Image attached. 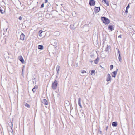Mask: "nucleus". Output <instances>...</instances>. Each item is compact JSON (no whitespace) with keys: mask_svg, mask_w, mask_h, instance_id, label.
<instances>
[{"mask_svg":"<svg viewBox=\"0 0 135 135\" xmlns=\"http://www.w3.org/2000/svg\"><path fill=\"white\" fill-rule=\"evenodd\" d=\"M35 7H34L33 8H32V9H33L35 8Z\"/></svg>","mask_w":135,"mask_h":135,"instance_id":"79ce46f5","label":"nucleus"},{"mask_svg":"<svg viewBox=\"0 0 135 135\" xmlns=\"http://www.w3.org/2000/svg\"><path fill=\"white\" fill-rule=\"evenodd\" d=\"M42 103L45 105H47L48 102L45 99H44L42 100Z\"/></svg>","mask_w":135,"mask_h":135,"instance_id":"f8f14e48","label":"nucleus"},{"mask_svg":"<svg viewBox=\"0 0 135 135\" xmlns=\"http://www.w3.org/2000/svg\"><path fill=\"white\" fill-rule=\"evenodd\" d=\"M110 48V46L107 45L105 51L106 52H107L109 50Z\"/></svg>","mask_w":135,"mask_h":135,"instance_id":"aec40b11","label":"nucleus"},{"mask_svg":"<svg viewBox=\"0 0 135 135\" xmlns=\"http://www.w3.org/2000/svg\"><path fill=\"white\" fill-rule=\"evenodd\" d=\"M112 78L109 74H108L106 80L107 82H109L111 80Z\"/></svg>","mask_w":135,"mask_h":135,"instance_id":"6e6552de","label":"nucleus"},{"mask_svg":"<svg viewBox=\"0 0 135 135\" xmlns=\"http://www.w3.org/2000/svg\"><path fill=\"white\" fill-rule=\"evenodd\" d=\"M38 48L40 50H42L43 49V46L41 45H39L38 46Z\"/></svg>","mask_w":135,"mask_h":135,"instance_id":"5701e85b","label":"nucleus"},{"mask_svg":"<svg viewBox=\"0 0 135 135\" xmlns=\"http://www.w3.org/2000/svg\"><path fill=\"white\" fill-rule=\"evenodd\" d=\"M117 125V122L116 121H114L112 123V125L113 127H116Z\"/></svg>","mask_w":135,"mask_h":135,"instance_id":"dca6fc26","label":"nucleus"},{"mask_svg":"<svg viewBox=\"0 0 135 135\" xmlns=\"http://www.w3.org/2000/svg\"><path fill=\"white\" fill-rule=\"evenodd\" d=\"M57 84L58 83L57 81L56 80H55L52 83V89L54 90L56 89L57 88Z\"/></svg>","mask_w":135,"mask_h":135,"instance_id":"7ed1b4c3","label":"nucleus"},{"mask_svg":"<svg viewBox=\"0 0 135 135\" xmlns=\"http://www.w3.org/2000/svg\"><path fill=\"white\" fill-rule=\"evenodd\" d=\"M78 25V23L76 22H75L74 24L71 25L70 26V28L71 30L75 29L77 27Z\"/></svg>","mask_w":135,"mask_h":135,"instance_id":"f03ea898","label":"nucleus"},{"mask_svg":"<svg viewBox=\"0 0 135 135\" xmlns=\"http://www.w3.org/2000/svg\"><path fill=\"white\" fill-rule=\"evenodd\" d=\"M90 56L91 58L94 57V56L93 55H90Z\"/></svg>","mask_w":135,"mask_h":135,"instance_id":"e433bc0d","label":"nucleus"},{"mask_svg":"<svg viewBox=\"0 0 135 135\" xmlns=\"http://www.w3.org/2000/svg\"><path fill=\"white\" fill-rule=\"evenodd\" d=\"M99 60V58L98 57H97L96 59L94 61V63L97 64H98Z\"/></svg>","mask_w":135,"mask_h":135,"instance_id":"f3484780","label":"nucleus"},{"mask_svg":"<svg viewBox=\"0 0 135 135\" xmlns=\"http://www.w3.org/2000/svg\"><path fill=\"white\" fill-rule=\"evenodd\" d=\"M58 41L55 39H53L52 41V45L55 46L57 47L56 46L57 42Z\"/></svg>","mask_w":135,"mask_h":135,"instance_id":"423d86ee","label":"nucleus"},{"mask_svg":"<svg viewBox=\"0 0 135 135\" xmlns=\"http://www.w3.org/2000/svg\"><path fill=\"white\" fill-rule=\"evenodd\" d=\"M81 73H86V71H85L84 70H83L82 71Z\"/></svg>","mask_w":135,"mask_h":135,"instance_id":"72a5a7b5","label":"nucleus"},{"mask_svg":"<svg viewBox=\"0 0 135 135\" xmlns=\"http://www.w3.org/2000/svg\"><path fill=\"white\" fill-rule=\"evenodd\" d=\"M25 105L26 106H27L28 108H29L30 107V105L28 104H27V103H26L25 104Z\"/></svg>","mask_w":135,"mask_h":135,"instance_id":"cd10ccee","label":"nucleus"},{"mask_svg":"<svg viewBox=\"0 0 135 135\" xmlns=\"http://www.w3.org/2000/svg\"><path fill=\"white\" fill-rule=\"evenodd\" d=\"M23 67H24V66L23 67ZM23 68L22 70V75H23Z\"/></svg>","mask_w":135,"mask_h":135,"instance_id":"58836bf2","label":"nucleus"},{"mask_svg":"<svg viewBox=\"0 0 135 135\" xmlns=\"http://www.w3.org/2000/svg\"><path fill=\"white\" fill-rule=\"evenodd\" d=\"M0 12L2 14H3L4 13V11L1 8V7H0Z\"/></svg>","mask_w":135,"mask_h":135,"instance_id":"a878e982","label":"nucleus"},{"mask_svg":"<svg viewBox=\"0 0 135 135\" xmlns=\"http://www.w3.org/2000/svg\"><path fill=\"white\" fill-rule=\"evenodd\" d=\"M65 102L66 103V104H67V103H69V102L68 101H65Z\"/></svg>","mask_w":135,"mask_h":135,"instance_id":"ea45409f","label":"nucleus"},{"mask_svg":"<svg viewBox=\"0 0 135 135\" xmlns=\"http://www.w3.org/2000/svg\"><path fill=\"white\" fill-rule=\"evenodd\" d=\"M90 61L91 62V63H92V62H93V61Z\"/></svg>","mask_w":135,"mask_h":135,"instance_id":"a19ab883","label":"nucleus"},{"mask_svg":"<svg viewBox=\"0 0 135 135\" xmlns=\"http://www.w3.org/2000/svg\"><path fill=\"white\" fill-rule=\"evenodd\" d=\"M100 7L95 6L94 8V12L95 13L98 12L100 10Z\"/></svg>","mask_w":135,"mask_h":135,"instance_id":"20e7f679","label":"nucleus"},{"mask_svg":"<svg viewBox=\"0 0 135 135\" xmlns=\"http://www.w3.org/2000/svg\"><path fill=\"white\" fill-rule=\"evenodd\" d=\"M103 2H105L107 6H109V2L107 0H102Z\"/></svg>","mask_w":135,"mask_h":135,"instance_id":"6ab92c4d","label":"nucleus"},{"mask_svg":"<svg viewBox=\"0 0 135 135\" xmlns=\"http://www.w3.org/2000/svg\"><path fill=\"white\" fill-rule=\"evenodd\" d=\"M118 38H122V37H121V35H119V36H118Z\"/></svg>","mask_w":135,"mask_h":135,"instance_id":"c9c22d12","label":"nucleus"},{"mask_svg":"<svg viewBox=\"0 0 135 135\" xmlns=\"http://www.w3.org/2000/svg\"><path fill=\"white\" fill-rule=\"evenodd\" d=\"M18 58L22 63L23 64L24 63V60L21 56H19L18 57Z\"/></svg>","mask_w":135,"mask_h":135,"instance_id":"9d476101","label":"nucleus"},{"mask_svg":"<svg viewBox=\"0 0 135 135\" xmlns=\"http://www.w3.org/2000/svg\"><path fill=\"white\" fill-rule=\"evenodd\" d=\"M116 49H117L118 53L119 54V56L118 57L119 61L121 62V61L122 60V59L121 58V55H120V51H119V50L117 48Z\"/></svg>","mask_w":135,"mask_h":135,"instance_id":"1a4fd4ad","label":"nucleus"},{"mask_svg":"<svg viewBox=\"0 0 135 135\" xmlns=\"http://www.w3.org/2000/svg\"><path fill=\"white\" fill-rule=\"evenodd\" d=\"M8 125H9V127L11 129L12 131H13L12 130V127H13V123L12 122H9L8 124Z\"/></svg>","mask_w":135,"mask_h":135,"instance_id":"ddd939ff","label":"nucleus"},{"mask_svg":"<svg viewBox=\"0 0 135 135\" xmlns=\"http://www.w3.org/2000/svg\"><path fill=\"white\" fill-rule=\"evenodd\" d=\"M95 2L94 0H90L89 1V4L91 6H94L95 4Z\"/></svg>","mask_w":135,"mask_h":135,"instance_id":"39448f33","label":"nucleus"},{"mask_svg":"<svg viewBox=\"0 0 135 135\" xmlns=\"http://www.w3.org/2000/svg\"><path fill=\"white\" fill-rule=\"evenodd\" d=\"M54 34L55 36H58L60 35V33L59 31H57L54 32Z\"/></svg>","mask_w":135,"mask_h":135,"instance_id":"4be33fe9","label":"nucleus"},{"mask_svg":"<svg viewBox=\"0 0 135 135\" xmlns=\"http://www.w3.org/2000/svg\"><path fill=\"white\" fill-rule=\"evenodd\" d=\"M125 13L126 14L127 13H128V9H126L125 10Z\"/></svg>","mask_w":135,"mask_h":135,"instance_id":"473e14b6","label":"nucleus"},{"mask_svg":"<svg viewBox=\"0 0 135 135\" xmlns=\"http://www.w3.org/2000/svg\"><path fill=\"white\" fill-rule=\"evenodd\" d=\"M95 73V70H92L91 71V75H92L93 74H94V75Z\"/></svg>","mask_w":135,"mask_h":135,"instance_id":"393cba45","label":"nucleus"},{"mask_svg":"<svg viewBox=\"0 0 135 135\" xmlns=\"http://www.w3.org/2000/svg\"><path fill=\"white\" fill-rule=\"evenodd\" d=\"M101 129V128L100 127H99V128L98 129V133H99L100 134H102V132Z\"/></svg>","mask_w":135,"mask_h":135,"instance_id":"b1692460","label":"nucleus"},{"mask_svg":"<svg viewBox=\"0 0 135 135\" xmlns=\"http://www.w3.org/2000/svg\"><path fill=\"white\" fill-rule=\"evenodd\" d=\"M113 67H114V66H113V65H111L110 66V70H111L112 69H113Z\"/></svg>","mask_w":135,"mask_h":135,"instance_id":"c85d7f7f","label":"nucleus"},{"mask_svg":"<svg viewBox=\"0 0 135 135\" xmlns=\"http://www.w3.org/2000/svg\"><path fill=\"white\" fill-rule=\"evenodd\" d=\"M22 17L21 16H20L19 17V18H18V19L20 20H21L22 19Z\"/></svg>","mask_w":135,"mask_h":135,"instance_id":"2f4dec72","label":"nucleus"},{"mask_svg":"<svg viewBox=\"0 0 135 135\" xmlns=\"http://www.w3.org/2000/svg\"><path fill=\"white\" fill-rule=\"evenodd\" d=\"M78 103L80 107V108H82V107L81 104V99L80 98H79L78 99Z\"/></svg>","mask_w":135,"mask_h":135,"instance_id":"4468645a","label":"nucleus"},{"mask_svg":"<svg viewBox=\"0 0 135 135\" xmlns=\"http://www.w3.org/2000/svg\"><path fill=\"white\" fill-rule=\"evenodd\" d=\"M48 2V0H45V3H47Z\"/></svg>","mask_w":135,"mask_h":135,"instance_id":"4c0bfd02","label":"nucleus"},{"mask_svg":"<svg viewBox=\"0 0 135 135\" xmlns=\"http://www.w3.org/2000/svg\"><path fill=\"white\" fill-rule=\"evenodd\" d=\"M25 35L22 33L20 35V39L22 40H23L24 39Z\"/></svg>","mask_w":135,"mask_h":135,"instance_id":"9b49d317","label":"nucleus"},{"mask_svg":"<svg viewBox=\"0 0 135 135\" xmlns=\"http://www.w3.org/2000/svg\"><path fill=\"white\" fill-rule=\"evenodd\" d=\"M44 32L42 30H40L39 31V36L40 37H42V33Z\"/></svg>","mask_w":135,"mask_h":135,"instance_id":"412c9836","label":"nucleus"},{"mask_svg":"<svg viewBox=\"0 0 135 135\" xmlns=\"http://www.w3.org/2000/svg\"><path fill=\"white\" fill-rule=\"evenodd\" d=\"M118 70V69H117L116 71L113 72L112 73L111 75L112 77L114 78H115L116 77Z\"/></svg>","mask_w":135,"mask_h":135,"instance_id":"0eeeda50","label":"nucleus"},{"mask_svg":"<svg viewBox=\"0 0 135 135\" xmlns=\"http://www.w3.org/2000/svg\"><path fill=\"white\" fill-rule=\"evenodd\" d=\"M130 7V5L129 3L127 7H126V9H128Z\"/></svg>","mask_w":135,"mask_h":135,"instance_id":"c756f323","label":"nucleus"},{"mask_svg":"<svg viewBox=\"0 0 135 135\" xmlns=\"http://www.w3.org/2000/svg\"><path fill=\"white\" fill-rule=\"evenodd\" d=\"M113 26L112 25H109L108 26V29L111 31H112L113 30Z\"/></svg>","mask_w":135,"mask_h":135,"instance_id":"2eb2a0df","label":"nucleus"},{"mask_svg":"<svg viewBox=\"0 0 135 135\" xmlns=\"http://www.w3.org/2000/svg\"><path fill=\"white\" fill-rule=\"evenodd\" d=\"M60 66L59 65L57 66L56 69V70L57 72V74H58L59 73V71L60 70Z\"/></svg>","mask_w":135,"mask_h":135,"instance_id":"a211bd4d","label":"nucleus"},{"mask_svg":"<svg viewBox=\"0 0 135 135\" xmlns=\"http://www.w3.org/2000/svg\"><path fill=\"white\" fill-rule=\"evenodd\" d=\"M108 128V126H106V131H107V130Z\"/></svg>","mask_w":135,"mask_h":135,"instance_id":"f704fd0d","label":"nucleus"},{"mask_svg":"<svg viewBox=\"0 0 135 135\" xmlns=\"http://www.w3.org/2000/svg\"><path fill=\"white\" fill-rule=\"evenodd\" d=\"M36 86H35L34 88L32 89V90L33 93H35L36 91Z\"/></svg>","mask_w":135,"mask_h":135,"instance_id":"bb28decb","label":"nucleus"},{"mask_svg":"<svg viewBox=\"0 0 135 135\" xmlns=\"http://www.w3.org/2000/svg\"><path fill=\"white\" fill-rule=\"evenodd\" d=\"M101 19L103 23L105 24H108L110 22V20L105 17H102Z\"/></svg>","mask_w":135,"mask_h":135,"instance_id":"f257e3e1","label":"nucleus"},{"mask_svg":"<svg viewBox=\"0 0 135 135\" xmlns=\"http://www.w3.org/2000/svg\"><path fill=\"white\" fill-rule=\"evenodd\" d=\"M44 7V3H43L41 5V8H43Z\"/></svg>","mask_w":135,"mask_h":135,"instance_id":"7c9ffc66","label":"nucleus"}]
</instances>
